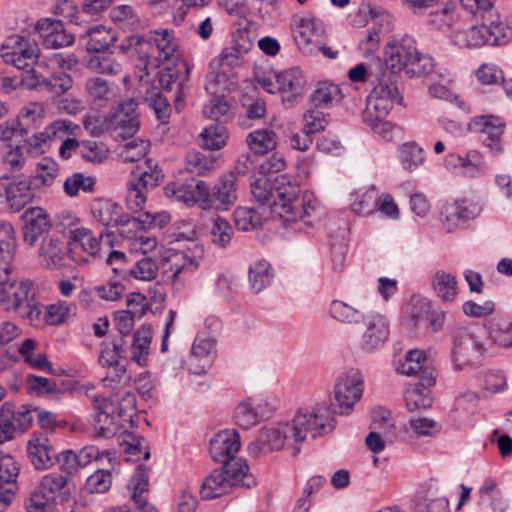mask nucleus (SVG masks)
<instances>
[{"label": "nucleus", "instance_id": "f257e3e1", "mask_svg": "<svg viewBox=\"0 0 512 512\" xmlns=\"http://www.w3.org/2000/svg\"><path fill=\"white\" fill-rule=\"evenodd\" d=\"M275 199L271 204V214L285 222H295L310 218L316 213L317 203L311 193L300 195V187L291 176L277 175L273 180Z\"/></svg>", "mask_w": 512, "mask_h": 512}, {"label": "nucleus", "instance_id": "f03ea898", "mask_svg": "<svg viewBox=\"0 0 512 512\" xmlns=\"http://www.w3.org/2000/svg\"><path fill=\"white\" fill-rule=\"evenodd\" d=\"M275 199L271 204V214L285 222H295L310 218L316 213L317 203L311 193L300 195V187L291 176L277 175L273 180Z\"/></svg>", "mask_w": 512, "mask_h": 512}, {"label": "nucleus", "instance_id": "7ed1b4c3", "mask_svg": "<svg viewBox=\"0 0 512 512\" xmlns=\"http://www.w3.org/2000/svg\"><path fill=\"white\" fill-rule=\"evenodd\" d=\"M386 64L394 73H405L409 78H418L430 74L435 68L434 59L418 50L415 38L404 34L399 40H393L385 46Z\"/></svg>", "mask_w": 512, "mask_h": 512}, {"label": "nucleus", "instance_id": "20e7f679", "mask_svg": "<svg viewBox=\"0 0 512 512\" xmlns=\"http://www.w3.org/2000/svg\"><path fill=\"white\" fill-rule=\"evenodd\" d=\"M378 73L371 79L373 89L367 97L365 113L387 117L395 104H401L403 97L397 85L398 74L383 69V63H376Z\"/></svg>", "mask_w": 512, "mask_h": 512}, {"label": "nucleus", "instance_id": "39448f33", "mask_svg": "<svg viewBox=\"0 0 512 512\" xmlns=\"http://www.w3.org/2000/svg\"><path fill=\"white\" fill-rule=\"evenodd\" d=\"M335 428V419L331 408L326 403H318L312 408L299 409L292 423L287 426L294 442H303L310 436H318L331 432Z\"/></svg>", "mask_w": 512, "mask_h": 512}, {"label": "nucleus", "instance_id": "423d86ee", "mask_svg": "<svg viewBox=\"0 0 512 512\" xmlns=\"http://www.w3.org/2000/svg\"><path fill=\"white\" fill-rule=\"evenodd\" d=\"M164 173L158 162L147 158L131 171L127 182L126 203L133 212L144 208L147 192L156 188L163 180Z\"/></svg>", "mask_w": 512, "mask_h": 512}, {"label": "nucleus", "instance_id": "0eeeda50", "mask_svg": "<svg viewBox=\"0 0 512 512\" xmlns=\"http://www.w3.org/2000/svg\"><path fill=\"white\" fill-rule=\"evenodd\" d=\"M68 238L70 242V260L81 265L89 263L91 259L101 258V245L104 243L110 248L114 234L105 230L97 237L87 228L75 227L69 229Z\"/></svg>", "mask_w": 512, "mask_h": 512}, {"label": "nucleus", "instance_id": "6e6552de", "mask_svg": "<svg viewBox=\"0 0 512 512\" xmlns=\"http://www.w3.org/2000/svg\"><path fill=\"white\" fill-rule=\"evenodd\" d=\"M364 389V377L360 370L351 368L341 373L334 385L335 411L338 414H349L354 405L361 399Z\"/></svg>", "mask_w": 512, "mask_h": 512}, {"label": "nucleus", "instance_id": "1a4fd4ad", "mask_svg": "<svg viewBox=\"0 0 512 512\" xmlns=\"http://www.w3.org/2000/svg\"><path fill=\"white\" fill-rule=\"evenodd\" d=\"M484 348L478 338L466 329H460L453 337L451 361L457 371L477 366L483 356Z\"/></svg>", "mask_w": 512, "mask_h": 512}, {"label": "nucleus", "instance_id": "9d476101", "mask_svg": "<svg viewBox=\"0 0 512 512\" xmlns=\"http://www.w3.org/2000/svg\"><path fill=\"white\" fill-rule=\"evenodd\" d=\"M1 57L7 64L26 70L40 58L38 44L25 36L11 35L1 45Z\"/></svg>", "mask_w": 512, "mask_h": 512}, {"label": "nucleus", "instance_id": "9b49d317", "mask_svg": "<svg viewBox=\"0 0 512 512\" xmlns=\"http://www.w3.org/2000/svg\"><path fill=\"white\" fill-rule=\"evenodd\" d=\"M32 413L33 409L27 405L13 409L12 405L3 404L0 407V445L27 431L33 422Z\"/></svg>", "mask_w": 512, "mask_h": 512}, {"label": "nucleus", "instance_id": "f8f14e48", "mask_svg": "<svg viewBox=\"0 0 512 512\" xmlns=\"http://www.w3.org/2000/svg\"><path fill=\"white\" fill-rule=\"evenodd\" d=\"M91 212L102 225L117 226L119 234L123 237H131L128 233L138 225L135 217L122 214L121 206L109 199L95 200L91 206Z\"/></svg>", "mask_w": 512, "mask_h": 512}, {"label": "nucleus", "instance_id": "ddd939ff", "mask_svg": "<svg viewBox=\"0 0 512 512\" xmlns=\"http://www.w3.org/2000/svg\"><path fill=\"white\" fill-rule=\"evenodd\" d=\"M38 258L40 264L52 271L60 270L67 266L70 259V242L56 234L44 237L39 243Z\"/></svg>", "mask_w": 512, "mask_h": 512}, {"label": "nucleus", "instance_id": "4468645a", "mask_svg": "<svg viewBox=\"0 0 512 512\" xmlns=\"http://www.w3.org/2000/svg\"><path fill=\"white\" fill-rule=\"evenodd\" d=\"M107 125L116 137H133L140 127L137 103L133 99L120 103L110 116Z\"/></svg>", "mask_w": 512, "mask_h": 512}, {"label": "nucleus", "instance_id": "2eb2a0df", "mask_svg": "<svg viewBox=\"0 0 512 512\" xmlns=\"http://www.w3.org/2000/svg\"><path fill=\"white\" fill-rule=\"evenodd\" d=\"M200 256H190L184 251L167 250L162 259L163 274L174 282L185 280L199 267Z\"/></svg>", "mask_w": 512, "mask_h": 512}, {"label": "nucleus", "instance_id": "dca6fc26", "mask_svg": "<svg viewBox=\"0 0 512 512\" xmlns=\"http://www.w3.org/2000/svg\"><path fill=\"white\" fill-rule=\"evenodd\" d=\"M190 69L184 60L174 62L159 72L158 87L165 93H171L176 104L183 100V90L187 87Z\"/></svg>", "mask_w": 512, "mask_h": 512}, {"label": "nucleus", "instance_id": "f3484780", "mask_svg": "<svg viewBox=\"0 0 512 512\" xmlns=\"http://www.w3.org/2000/svg\"><path fill=\"white\" fill-rule=\"evenodd\" d=\"M482 211L478 202L470 199H462L448 203L442 208V224L447 232L465 225L468 221L475 219Z\"/></svg>", "mask_w": 512, "mask_h": 512}, {"label": "nucleus", "instance_id": "a211bd4d", "mask_svg": "<svg viewBox=\"0 0 512 512\" xmlns=\"http://www.w3.org/2000/svg\"><path fill=\"white\" fill-rule=\"evenodd\" d=\"M34 284L29 279H16L12 275L0 288V307L7 312H17L34 293Z\"/></svg>", "mask_w": 512, "mask_h": 512}, {"label": "nucleus", "instance_id": "6ab92c4d", "mask_svg": "<svg viewBox=\"0 0 512 512\" xmlns=\"http://www.w3.org/2000/svg\"><path fill=\"white\" fill-rule=\"evenodd\" d=\"M0 197H5L14 212L20 211L33 197L30 181L27 178L14 177L11 179L7 175L1 176Z\"/></svg>", "mask_w": 512, "mask_h": 512}, {"label": "nucleus", "instance_id": "aec40b11", "mask_svg": "<svg viewBox=\"0 0 512 512\" xmlns=\"http://www.w3.org/2000/svg\"><path fill=\"white\" fill-rule=\"evenodd\" d=\"M23 239L30 246H35L44 237H47L51 229L48 213L41 207H30L22 216Z\"/></svg>", "mask_w": 512, "mask_h": 512}, {"label": "nucleus", "instance_id": "412c9836", "mask_svg": "<svg viewBox=\"0 0 512 512\" xmlns=\"http://www.w3.org/2000/svg\"><path fill=\"white\" fill-rule=\"evenodd\" d=\"M209 451L213 461L223 463L237 458L241 443L239 433L235 429L217 432L209 442Z\"/></svg>", "mask_w": 512, "mask_h": 512}, {"label": "nucleus", "instance_id": "4be33fe9", "mask_svg": "<svg viewBox=\"0 0 512 512\" xmlns=\"http://www.w3.org/2000/svg\"><path fill=\"white\" fill-rule=\"evenodd\" d=\"M365 330L361 337V349L373 352L380 348L389 336V325L386 318L380 314H369L363 318Z\"/></svg>", "mask_w": 512, "mask_h": 512}, {"label": "nucleus", "instance_id": "5701e85b", "mask_svg": "<svg viewBox=\"0 0 512 512\" xmlns=\"http://www.w3.org/2000/svg\"><path fill=\"white\" fill-rule=\"evenodd\" d=\"M276 85L283 103L292 107L304 92L306 77L298 67H293L276 75Z\"/></svg>", "mask_w": 512, "mask_h": 512}, {"label": "nucleus", "instance_id": "b1692460", "mask_svg": "<svg viewBox=\"0 0 512 512\" xmlns=\"http://www.w3.org/2000/svg\"><path fill=\"white\" fill-rule=\"evenodd\" d=\"M445 166L449 170H457L460 174L475 178L486 173L487 166L476 150H469L465 156L451 152L445 157Z\"/></svg>", "mask_w": 512, "mask_h": 512}, {"label": "nucleus", "instance_id": "393cba45", "mask_svg": "<svg viewBox=\"0 0 512 512\" xmlns=\"http://www.w3.org/2000/svg\"><path fill=\"white\" fill-rule=\"evenodd\" d=\"M36 29L47 48L58 49L70 46L75 40L73 34L66 31L62 20L41 19L37 22Z\"/></svg>", "mask_w": 512, "mask_h": 512}, {"label": "nucleus", "instance_id": "a878e982", "mask_svg": "<svg viewBox=\"0 0 512 512\" xmlns=\"http://www.w3.org/2000/svg\"><path fill=\"white\" fill-rule=\"evenodd\" d=\"M477 21L481 23L484 30H487L491 46L504 45L512 38V28L508 25L506 18L502 17L495 8L483 12Z\"/></svg>", "mask_w": 512, "mask_h": 512}, {"label": "nucleus", "instance_id": "bb28decb", "mask_svg": "<svg viewBox=\"0 0 512 512\" xmlns=\"http://www.w3.org/2000/svg\"><path fill=\"white\" fill-rule=\"evenodd\" d=\"M27 455L37 470L49 469L54 464L56 452L43 434H33L27 442Z\"/></svg>", "mask_w": 512, "mask_h": 512}, {"label": "nucleus", "instance_id": "cd10ccee", "mask_svg": "<svg viewBox=\"0 0 512 512\" xmlns=\"http://www.w3.org/2000/svg\"><path fill=\"white\" fill-rule=\"evenodd\" d=\"M238 178L234 172L224 174L214 185L211 204L222 211L229 210L237 200Z\"/></svg>", "mask_w": 512, "mask_h": 512}, {"label": "nucleus", "instance_id": "c85d7f7f", "mask_svg": "<svg viewBox=\"0 0 512 512\" xmlns=\"http://www.w3.org/2000/svg\"><path fill=\"white\" fill-rule=\"evenodd\" d=\"M44 120V108L40 103L31 102L24 106L15 120L16 124L24 135V143L28 147L32 146V136L38 134L36 130L42 125Z\"/></svg>", "mask_w": 512, "mask_h": 512}, {"label": "nucleus", "instance_id": "c756f323", "mask_svg": "<svg viewBox=\"0 0 512 512\" xmlns=\"http://www.w3.org/2000/svg\"><path fill=\"white\" fill-rule=\"evenodd\" d=\"M148 34L158 62L178 58L179 43L173 30L157 29Z\"/></svg>", "mask_w": 512, "mask_h": 512}, {"label": "nucleus", "instance_id": "7c9ffc66", "mask_svg": "<svg viewBox=\"0 0 512 512\" xmlns=\"http://www.w3.org/2000/svg\"><path fill=\"white\" fill-rule=\"evenodd\" d=\"M120 49L130 56H137L143 61L144 68L157 67L158 61L155 51L152 49L149 34L146 37L140 35H131L127 37L121 44Z\"/></svg>", "mask_w": 512, "mask_h": 512}, {"label": "nucleus", "instance_id": "2f4dec72", "mask_svg": "<svg viewBox=\"0 0 512 512\" xmlns=\"http://www.w3.org/2000/svg\"><path fill=\"white\" fill-rule=\"evenodd\" d=\"M221 464L220 469L225 474L226 479L229 480L231 487L251 488L256 486V479L250 473L249 466L244 458H232Z\"/></svg>", "mask_w": 512, "mask_h": 512}, {"label": "nucleus", "instance_id": "473e14b6", "mask_svg": "<svg viewBox=\"0 0 512 512\" xmlns=\"http://www.w3.org/2000/svg\"><path fill=\"white\" fill-rule=\"evenodd\" d=\"M18 462L11 455L0 457V508L4 509L11 504L14 492L12 488L4 487V484H14L19 475Z\"/></svg>", "mask_w": 512, "mask_h": 512}, {"label": "nucleus", "instance_id": "72a5a7b5", "mask_svg": "<svg viewBox=\"0 0 512 512\" xmlns=\"http://www.w3.org/2000/svg\"><path fill=\"white\" fill-rule=\"evenodd\" d=\"M96 410L92 420L96 434L103 438L114 436L118 431V424L113 417L116 407L112 400L104 398Z\"/></svg>", "mask_w": 512, "mask_h": 512}, {"label": "nucleus", "instance_id": "f704fd0d", "mask_svg": "<svg viewBox=\"0 0 512 512\" xmlns=\"http://www.w3.org/2000/svg\"><path fill=\"white\" fill-rule=\"evenodd\" d=\"M431 287L437 298L444 303H452L457 299L459 287L454 274L438 269L431 277Z\"/></svg>", "mask_w": 512, "mask_h": 512}, {"label": "nucleus", "instance_id": "c9c22d12", "mask_svg": "<svg viewBox=\"0 0 512 512\" xmlns=\"http://www.w3.org/2000/svg\"><path fill=\"white\" fill-rule=\"evenodd\" d=\"M476 124L481 127L483 143L490 148L494 154L502 151L501 135L504 131V123L499 117L481 116Z\"/></svg>", "mask_w": 512, "mask_h": 512}, {"label": "nucleus", "instance_id": "e433bc0d", "mask_svg": "<svg viewBox=\"0 0 512 512\" xmlns=\"http://www.w3.org/2000/svg\"><path fill=\"white\" fill-rule=\"evenodd\" d=\"M148 485V468L144 465H138L128 486L133 490L131 498L140 512L155 511V508L146 500L145 494L148 491Z\"/></svg>", "mask_w": 512, "mask_h": 512}, {"label": "nucleus", "instance_id": "4c0bfd02", "mask_svg": "<svg viewBox=\"0 0 512 512\" xmlns=\"http://www.w3.org/2000/svg\"><path fill=\"white\" fill-rule=\"evenodd\" d=\"M78 128V125L73 124L69 120H55L43 132L32 136V146L33 148H39L48 140H64L70 135H74L75 130Z\"/></svg>", "mask_w": 512, "mask_h": 512}, {"label": "nucleus", "instance_id": "58836bf2", "mask_svg": "<svg viewBox=\"0 0 512 512\" xmlns=\"http://www.w3.org/2000/svg\"><path fill=\"white\" fill-rule=\"evenodd\" d=\"M251 49V43L243 42L239 43L234 41L231 46L225 47L219 56L211 60L212 68H221L232 72L234 67L241 64L242 57L247 54Z\"/></svg>", "mask_w": 512, "mask_h": 512}, {"label": "nucleus", "instance_id": "ea45409f", "mask_svg": "<svg viewBox=\"0 0 512 512\" xmlns=\"http://www.w3.org/2000/svg\"><path fill=\"white\" fill-rule=\"evenodd\" d=\"M249 286L253 293H260L267 288L274 279V271L271 264L262 259L250 264L248 269Z\"/></svg>", "mask_w": 512, "mask_h": 512}, {"label": "nucleus", "instance_id": "a19ab883", "mask_svg": "<svg viewBox=\"0 0 512 512\" xmlns=\"http://www.w3.org/2000/svg\"><path fill=\"white\" fill-rule=\"evenodd\" d=\"M481 23L472 25L468 29L455 31L451 38L453 43L460 48L479 47L485 44L490 45V38Z\"/></svg>", "mask_w": 512, "mask_h": 512}, {"label": "nucleus", "instance_id": "79ce46f5", "mask_svg": "<svg viewBox=\"0 0 512 512\" xmlns=\"http://www.w3.org/2000/svg\"><path fill=\"white\" fill-rule=\"evenodd\" d=\"M231 488L230 482L226 479L223 471L216 468L204 479L200 488V495L205 500H211L228 493Z\"/></svg>", "mask_w": 512, "mask_h": 512}, {"label": "nucleus", "instance_id": "37998d69", "mask_svg": "<svg viewBox=\"0 0 512 512\" xmlns=\"http://www.w3.org/2000/svg\"><path fill=\"white\" fill-rule=\"evenodd\" d=\"M288 423L281 427H265L257 438V443L263 451L280 450L287 440H292V435L287 431Z\"/></svg>", "mask_w": 512, "mask_h": 512}, {"label": "nucleus", "instance_id": "c03bdc74", "mask_svg": "<svg viewBox=\"0 0 512 512\" xmlns=\"http://www.w3.org/2000/svg\"><path fill=\"white\" fill-rule=\"evenodd\" d=\"M152 331L149 326L143 325L133 335L131 344V360L141 367L148 364Z\"/></svg>", "mask_w": 512, "mask_h": 512}, {"label": "nucleus", "instance_id": "a18cd8bd", "mask_svg": "<svg viewBox=\"0 0 512 512\" xmlns=\"http://www.w3.org/2000/svg\"><path fill=\"white\" fill-rule=\"evenodd\" d=\"M159 270L158 263L149 256H144L137 260L129 270L119 268L118 271L122 275V279L134 278L142 281H150L155 279Z\"/></svg>", "mask_w": 512, "mask_h": 512}, {"label": "nucleus", "instance_id": "49530a36", "mask_svg": "<svg viewBox=\"0 0 512 512\" xmlns=\"http://www.w3.org/2000/svg\"><path fill=\"white\" fill-rule=\"evenodd\" d=\"M246 142L253 153L264 155L276 148L277 136L271 129H257L247 135Z\"/></svg>", "mask_w": 512, "mask_h": 512}, {"label": "nucleus", "instance_id": "de8ad7c7", "mask_svg": "<svg viewBox=\"0 0 512 512\" xmlns=\"http://www.w3.org/2000/svg\"><path fill=\"white\" fill-rule=\"evenodd\" d=\"M86 48L88 51L101 52L108 49L115 41L116 34L105 26H94L87 30Z\"/></svg>", "mask_w": 512, "mask_h": 512}, {"label": "nucleus", "instance_id": "09e8293b", "mask_svg": "<svg viewBox=\"0 0 512 512\" xmlns=\"http://www.w3.org/2000/svg\"><path fill=\"white\" fill-rule=\"evenodd\" d=\"M86 89L93 102L100 107L108 105L116 96L114 88L100 77L87 79Z\"/></svg>", "mask_w": 512, "mask_h": 512}, {"label": "nucleus", "instance_id": "8fccbe9b", "mask_svg": "<svg viewBox=\"0 0 512 512\" xmlns=\"http://www.w3.org/2000/svg\"><path fill=\"white\" fill-rule=\"evenodd\" d=\"M231 75L232 72L222 66L221 68H212L210 62L205 80L206 91L213 96L224 95L228 90Z\"/></svg>", "mask_w": 512, "mask_h": 512}, {"label": "nucleus", "instance_id": "3c124183", "mask_svg": "<svg viewBox=\"0 0 512 512\" xmlns=\"http://www.w3.org/2000/svg\"><path fill=\"white\" fill-rule=\"evenodd\" d=\"M124 352L123 338L108 337L101 344L99 364L102 367H117Z\"/></svg>", "mask_w": 512, "mask_h": 512}, {"label": "nucleus", "instance_id": "603ef678", "mask_svg": "<svg viewBox=\"0 0 512 512\" xmlns=\"http://www.w3.org/2000/svg\"><path fill=\"white\" fill-rule=\"evenodd\" d=\"M322 34L321 26L314 18H302L296 27V41L301 49L304 46L318 43Z\"/></svg>", "mask_w": 512, "mask_h": 512}, {"label": "nucleus", "instance_id": "864d4df0", "mask_svg": "<svg viewBox=\"0 0 512 512\" xmlns=\"http://www.w3.org/2000/svg\"><path fill=\"white\" fill-rule=\"evenodd\" d=\"M491 340L500 347H512V321L499 317L493 319L488 327Z\"/></svg>", "mask_w": 512, "mask_h": 512}, {"label": "nucleus", "instance_id": "5fc2aeb1", "mask_svg": "<svg viewBox=\"0 0 512 512\" xmlns=\"http://www.w3.org/2000/svg\"><path fill=\"white\" fill-rule=\"evenodd\" d=\"M457 19L456 7L453 3H446L442 8L437 9L428 15L427 24L436 30H449Z\"/></svg>", "mask_w": 512, "mask_h": 512}, {"label": "nucleus", "instance_id": "6e6d98bb", "mask_svg": "<svg viewBox=\"0 0 512 512\" xmlns=\"http://www.w3.org/2000/svg\"><path fill=\"white\" fill-rule=\"evenodd\" d=\"M398 158L405 170L413 171L424 163L425 153L415 142H408L400 146Z\"/></svg>", "mask_w": 512, "mask_h": 512}, {"label": "nucleus", "instance_id": "4d7b16f0", "mask_svg": "<svg viewBox=\"0 0 512 512\" xmlns=\"http://www.w3.org/2000/svg\"><path fill=\"white\" fill-rule=\"evenodd\" d=\"M216 158L210 153H202L199 151H189L186 154L185 169L197 175H205L215 169Z\"/></svg>", "mask_w": 512, "mask_h": 512}, {"label": "nucleus", "instance_id": "13d9d810", "mask_svg": "<svg viewBox=\"0 0 512 512\" xmlns=\"http://www.w3.org/2000/svg\"><path fill=\"white\" fill-rule=\"evenodd\" d=\"M163 93L158 87H152L147 90L145 99L153 109L157 119L165 124L171 116V106L169 99Z\"/></svg>", "mask_w": 512, "mask_h": 512}, {"label": "nucleus", "instance_id": "bf43d9fd", "mask_svg": "<svg viewBox=\"0 0 512 512\" xmlns=\"http://www.w3.org/2000/svg\"><path fill=\"white\" fill-rule=\"evenodd\" d=\"M109 149L100 141H79L78 155L85 161L94 164L102 163L108 158Z\"/></svg>", "mask_w": 512, "mask_h": 512}, {"label": "nucleus", "instance_id": "052dcab7", "mask_svg": "<svg viewBox=\"0 0 512 512\" xmlns=\"http://www.w3.org/2000/svg\"><path fill=\"white\" fill-rule=\"evenodd\" d=\"M16 251L15 231L11 223L0 222V260L9 264Z\"/></svg>", "mask_w": 512, "mask_h": 512}, {"label": "nucleus", "instance_id": "680f3d73", "mask_svg": "<svg viewBox=\"0 0 512 512\" xmlns=\"http://www.w3.org/2000/svg\"><path fill=\"white\" fill-rule=\"evenodd\" d=\"M26 390L34 396L55 395L61 391L55 380L34 374L27 375Z\"/></svg>", "mask_w": 512, "mask_h": 512}, {"label": "nucleus", "instance_id": "e2e57ef3", "mask_svg": "<svg viewBox=\"0 0 512 512\" xmlns=\"http://www.w3.org/2000/svg\"><path fill=\"white\" fill-rule=\"evenodd\" d=\"M202 145L208 150H218L226 144L228 133L226 127L217 122L206 127L200 134Z\"/></svg>", "mask_w": 512, "mask_h": 512}, {"label": "nucleus", "instance_id": "0e129e2a", "mask_svg": "<svg viewBox=\"0 0 512 512\" xmlns=\"http://www.w3.org/2000/svg\"><path fill=\"white\" fill-rule=\"evenodd\" d=\"M377 115H368L364 113V120L376 133L381 135L387 141H394L401 136L402 129L393 123L386 121V117L378 118Z\"/></svg>", "mask_w": 512, "mask_h": 512}, {"label": "nucleus", "instance_id": "69168bd1", "mask_svg": "<svg viewBox=\"0 0 512 512\" xmlns=\"http://www.w3.org/2000/svg\"><path fill=\"white\" fill-rule=\"evenodd\" d=\"M112 458H108L110 469H98L92 475H90L85 483V489L89 493H105L107 492L112 484L111 472L114 469L112 464Z\"/></svg>", "mask_w": 512, "mask_h": 512}, {"label": "nucleus", "instance_id": "338daca9", "mask_svg": "<svg viewBox=\"0 0 512 512\" xmlns=\"http://www.w3.org/2000/svg\"><path fill=\"white\" fill-rule=\"evenodd\" d=\"M78 63L77 58L73 54L53 53L50 56H43L38 63L39 67H47L48 71L60 72L72 70Z\"/></svg>", "mask_w": 512, "mask_h": 512}, {"label": "nucleus", "instance_id": "774afa93", "mask_svg": "<svg viewBox=\"0 0 512 512\" xmlns=\"http://www.w3.org/2000/svg\"><path fill=\"white\" fill-rule=\"evenodd\" d=\"M71 310V304L66 301H58L45 307L43 319L48 325L60 326L68 321Z\"/></svg>", "mask_w": 512, "mask_h": 512}]
</instances>
